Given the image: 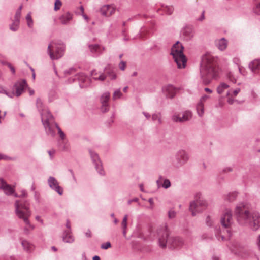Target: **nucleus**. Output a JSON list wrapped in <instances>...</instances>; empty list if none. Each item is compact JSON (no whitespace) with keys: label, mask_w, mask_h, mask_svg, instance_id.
<instances>
[{"label":"nucleus","mask_w":260,"mask_h":260,"mask_svg":"<svg viewBox=\"0 0 260 260\" xmlns=\"http://www.w3.org/2000/svg\"><path fill=\"white\" fill-rule=\"evenodd\" d=\"M217 58L210 53L201 57L200 64V77L203 83L207 85L217 75Z\"/></svg>","instance_id":"obj_1"},{"label":"nucleus","mask_w":260,"mask_h":260,"mask_svg":"<svg viewBox=\"0 0 260 260\" xmlns=\"http://www.w3.org/2000/svg\"><path fill=\"white\" fill-rule=\"evenodd\" d=\"M236 214L247 220L253 231H257L260 228V214L258 212L253 211L252 213L245 209V205L237 206L235 210Z\"/></svg>","instance_id":"obj_2"},{"label":"nucleus","mask_w":260,"mask_h":260,"mask_svg":"<svg viewBox=\"0 0 260 260\" xmlns=\"http://www.w3.org/2000/svg\"><path fill=\"white\" fill-rule=\"evenodd\" d=\"M15 213L17 217L22 220L26 225L29 226L31 230L35 229V226L30 224L29 218L31 216V211L26 202L16 200L14 204Z\"/></svg>","instance_id":"obj_3"},{"label":"nucleus","mask_w":260,"mask_h":260,"mask_svg":"<svg viewBox=\"0 0 260 260\" xmlns=\"http://www.w3.org/2000/svg\"><path fill=\"white\" fill-rule=\"evenodd\" d=\"M184 47L179 41L176 42L171 49V54L179 69L184 68L186 64V58L183 54Z\"/></svg>","instance_id":"obj_4"},{"label":"nucleus","mask_w":260,"mask_h":260,"mask_svg":"<svg viewBox=\"0 0 260 260\" xmlns=\"http://www.w3.org/2000/svg\"><path fill=\"white\" fill-rule=\"evenodd\" d=\"M27 86L26 80H19L15 83L11 91H8L5 87L0 85V93L4 94L10 98H13L15 96L19 97L24 92V89Z\"/></svg>","instance_id":"obj_5"},{"label":"nucleus","mask_w":260,"mask_h":260,"mask_svg":"<svg viewBox=\"0 0 260 260\" xmlns=\"http://www.w3.org/2000/svg\"><path fill=\"white\" fill-rule=\"evenodd\" d=\"M65 46L60 42L51 41L48 45L47 52L52 60L62 57L64 53Z\"/></svg>","instance_id":"obj_6"},{"label":"nucleus","mask_w":260,"mask_h":260,"mask_svg":"<svg viewBox=\"0 0 260 260\" xmlns=\"http://www.w3.org/2000/svg\"><path fill=\"white\" fill-rule=\"evenodd\" d=\"M158 235V243L162 248L166 247L167 243H169L171 241L172 242L171 244L173 247L179 246L183 243L182 240L179 238H169V234L166 226H164L159 230Z\"/></svg>","instance_id":"obj_7"},{"label":"nucleus","mask_w":260,"mask_h":260,"mask_svg":"<svg viewBox=\"0 0 260 260\" xmlns=\"http://www.w3.org/2000/svg\"><path fill=\"white\" fill-rule=\"evenodd\" d=\"M45 112L46 115L44 113L42 114L41 121L46 134L53 137L55 134V128L57 129V125H58L54 121L53 116L50 111Z\"/></svg>","instance_id":"obj_8"},{"label":"nucleus","mask_w":260,"mask_h":260,"mask_svg":"<svg viewBox=\"0 0 260 260\" xmlns=\"http://www.w3.org/2000/svg\"><path fill=\"white\" fill-rule=\"evenodd\" d=\"M208 204L205 200L203 198H199L190 203L189 211L191 212L193 216L197 214L205 211L208 207Z\"/></svg>","instance_id":"obj_9"},{"label":"nucleus","mask_w":260,"mask_h":260,"mask_svg":"<svg viewBox=\"0 0 260 260\" xmlns=\"http://www.w3.org/2000/svg\"><path fill=\"white\" fill-rule=\"evenodd\" d=\"M189 159L190 156L188 152L184 149H180L175 154L174 166L177 168L182 167L188 161Z\"/></svg>","instance_id":"obj_10"},{"label":"nucleus","mask_w":260,"mask_h":260,"mask_svg":"<svg viewBox=\"0 0 260 260\" xmlns=\"http://www.w3.org/2000/svg\"><path fill=\"white\" fill-rule=\"evenodd\" d=\"M192 116V112L190 110H186L181 113H174L171 116V120L175 123H184L190 120Z\"/></svg>","instance_id":"obj_11"},{"label":"nucleus","mask_w":260,"mask_h":260,"mask_svg":"<svg viewBox=\"0 0 260 260\" xmlns=\"http://www.w3.org/2000/svg\"><path fill=\"white\" fill-rule=\"evenodd\" d=\"M91 158L95 166V168L98 173L102 176L105 175V171L103 169L102 162L96 153L92 150H89Z\"/></svg>","instance_id":"obj_12"},{"label":"nucleus","mask_w":260,"mask_h":260,"mask_svg":"<svg viewBox=\"0 0 260 260\" xmlns=\"http://www.w3.org/2000/svg\"><path fill=\"white\" fill-rule=\"evenodd\" d=\"M48 185L53 190L57 192L59 195H62L63 193V189L60 186L59 183L56 178L52 176H50L47 180Z\"/></svg>","instance_id":"obj_13"},{"label":"nucleus","mask_w":260,"mask_h":260,"mask_svg":"<svg viewBox=\"0 0 260 260\" xmlns=\"http://www.w3.org/2000/svg\"><path fill=\"white\" fill-rule=\"evenodd\" d=\"M78 79L81 88H86L90 84V79L86 77L84 74L81 73L76 75V78L73 79L70 82H73L75 80Z\"/></svg>","instance_id":"obj_14"},{"label":"nucleus","mask_w":260,"mask_h":260,"mask_svg":"<svg viewBox=\"0 0 260 260\" xmlns=\"http://www.w3.org/2000/svg\"><path fill=\"white\" fill-rule=\"evenodd\" d=\"M110 93L109 92H105L101 96V110L103 113H105L109 111V106L108 101L110 99Z\"/></svg>","instance_id":"obj_15"},{"label":"nucleus","mask_w":260,"mask_h":260,"mask_svg":"<svg viewBox=\"0 0 260 260\" xmlns=\"http://www.w3.org/2000/svg\"><path fill=\"white\" fill-rule=\"evenodd\" d=\"M181 35L186 41L190 40L194 36V30L192 26H186L183 28Z\"/></svg>","instance_id":"obj_16"},{"label":"nucleus","mask_w":260,"mask_h":260,"mask_svg":"<svg viewBox=\"0 0 260 260\" xmlns=\"http://www.w3.org/2000/svg\"><path fill=\"white\" fill-rule=\"evenodd\" d=\"M115 7L113 5H105L100 9V12L103 16L109 17L115 12Z\"/></svg>","instance_id":"obj_17"},{"label":"nucleus","mask_w":260,"mask_h":260,"mask_svg":"<svg viewBox=\"0 0 260 260\" xmlns=\"http://www.w3.org/2000/svg\"><path fill=\"white\" fill-rule=\"evenodd\" d=\"M231 252L242 258L248 257L251 254L249 250L242 247H238L235 250L232 249Z\"/></svg>","instance_id":"obj_18"},{"label":"nucleus","mask_w":260,"mask_h":260,"mask_svg":"<svg viewBox=\"0 0 260 260\" xmlns=\"http://www.w3.org/2000/svg\"><path fill=\"white\" fill-rule=\"evenodd\" d=\"M0 189H2L6 195H12L15 191L14 188L8 184L3 179L0 178Z\"/></svg>","instance_id":"obj_19"},{"label":"nucleus","mask_w":260,"mask_h":260,"mask_svg":"<svg viewBox=\"0 0 260 260\" xmlns=\"http://www.w3.org/2000/svg\"><path fill=\"white\" fill-rule=\"evenodd\" d=\"M73 14L69 12H66L59 17V20L63 25H67L73 19Z\"/></svg>","instance_id":"obj_20"},{"label":"nucleus","mask_w":260,"mask_h":260,"mask_svg":"<svg viewBox=\"0 0 260 260\" xmlns=\"http://www.w3.org/2000/svg\"><path fill=\"white\" fill-rule=\"evenodd\" d=\"M163 91L169 98H173L176 92V89L172 85H168L163 88Z\"/></svg>","instance_id":"obj_21"},{"label":"nucleus","mask_w":260,"mask_h":260,"mask_svg":"<svg viewBox=\"0 0 260 260\" xmlns=\"http://www.w3.org/2000/svg\"><path fill=\"white\" fill-rule=\"evenodd\" d=\"M216 47L220 51H224L228 46V41L224 38H221L217 39L215 41Z\"/></svg>","instance_id":"obj_22"},{"label":"nucleus","mask_w":260,"mask_h":260,"mask_svg":"<svg viewBox=\"0 0 260 260\" xmlns=\"http://www.w3.org/2000/svg\"><path fill=\"white\" fill-rule=\"evenodd\" d=\"M158 187L161 186L163 188L167 189L171 186V182L168 179H164L162 176H160L159 179L156 181Z\"/></svg>","instance_id":"obj_23"},{"label":"nucleus","mask_w":260,"mask_h":260,"mask_svg":"<svg viewBox=\"0 0 260 260\" xmlns=\"http://www.w3.org/2000/svg\"><path fill=\"white\" fill-rule=\"evenodd\" d=\"M36 107L39 112L40 113L41 117H42V114L44 113L46 115L45 113L46 111H49L47 108H46L44 105L40 98H37L36 100Z\"/></svg>","instance_id":"obj_24"},{"label":"nucleus","mask_w":260,"mask_h":260,"mask_svg":"<svg viewBox=\"0 0 260 260\" xmlns=\"http://www.w3.org/2000/svg\"><path fill=\"white\" fill-rule=\"evenodd\" d=\"M89 47L91 52L95 54L96 55L101 54L105 50L104 47L98 44L90 45L89 46Z\"/></svg>","instance_id":"obj_25"},{"label":"nucleus","mask_w":260,"mask_h":260,"mask_svg":"<svg viewBox=\"0 0 260 260\" xmlns=\"http://www.w3.org/2000/svg\"><path fill=\"white\" fill-rule=\"evenodd\" d=\"M63 241L66 243H72L74 241V238L70 230H66L64 232L62 237Z\"/></svg>","instance_id":"obj_26"},{"label":"nucleus","mask_w":260,"mask_h":260,"mask_svg":"<svg viewBox=\"0 0 260 260\" xmlns=\"http://www.w3.org/2000/svg\"><path fill=\"white\" fill-rule=\"evenodd\" d=\"M21 245L24 249L27 252H31L34 249L33 244L27 240H23L21 242Z\"/></svg>","instance_id":"obj_27"},{"label":"nucleus","mask_w":260,"mask_h":260,"mask_svg":"<svg viewBox=\"0 0 260 260\" xmlns=\"http://www.w3.org/2000/svg\"><path fill=\"white\" fill-rule=\"evenodd\" d=\"M249 68L252 72H255L256 70L260 68V60L255 59L252 61L249 64Z\"/></svg>","instance_id":"obj_28"},{"label":"nucleus","mask_w":260,"mask_h":260,"mask_svg":"<svg viewBox=\"0 0 260 260\" xmlns=\"http://www.w3.org/2000/svg\"><path fill=\"white\" fill-rule=\"evenodd\" d=\"M152 120L154 122H157L158 124H162L161 114L159 112L153 113L152 115Z\"/></svg>","instance_id":"obj_29"},{"label":"nucleus","mask_w":260,"mask_h":260,"mask_svg":"<svg viewBox=\"0 0 260 260\" xmlns=\"http://www.w3.org/2000/svg\"><path fill=\"white\" fill-rule=\"evenodd\" d=\"M227 89L228 84L225 83H221L217 87V92L219 94H222Z\"/></svg>","instance_id":"obj_30"},{"label":"nucleus","mask_w":260,"mask_h":260,"mask_svg":"<svg viewBox=\"0 0 260 260\" xmlns=\"http://www.w3.org/2000/svg\"><path fill=\"white\" fill-rule=\"evenodd\" d=\"M196 109L198 115L200 117L203 116L204 113V104H201V103H198L196 106Z\"/></svg>","instance_id":"obj_31"},{"label":"nucleus","mask_w":260,"mask_h":260,"mask_svg":"<svg viewBox=\"0 0 260 260\" xmlns=\"http://www.w3.org/2000/svg\"><path fill=\"white\" fill-rule=\"evenodd\" d=\"M31 12H29L25 17V19L26 20L27 26L29 28H32L34 26V21L31 17Z\"/></svg>","instance_id":"obj_32"},{"label":"nucleus","mask_w":260,"mask_h":260,"mask_svg":"<svg viewBox=\"0 0 260 260\" xmlns=\"http://www.w3.org/2000/svg\"><path fill=\"white\" fill-rule=\"evenodd\" d=\"M23 8V5H21L17 9L15 14L14 15V20L20 22V18L21 17V11Z\"/></svg>","instance_id":"obj_33"},{"label":"nucleus","mask_w":260,"mask_h":260,"mask_svg":"<svg viewBox=\"0 0 260 260\" xmlns=\"http://www.w3.org/2000/svg\"><path fill=\"white\" fill-rule=\"evenodd\" d=\"M91 75L93 77V79L95 80H99L101 81H104L106 78L105 75L103 74H101L99 76L96 77L97 72L95 70H92L91 72Z\"/></svg>","instance_id":"obj_34"},{"label":"nucleus","mask_w":260,"mask_h":260,"mask_svg":"<svg viewBox=\"0 0 260 260\" xmlns=\"http://www.w3.org/2000/svg\"><path fill=\"white\" fill-rule=\"evenodd\" d=\"M20 22L13 20V23L10 25V29L13 31H16L19 28Z\"/></svg>","instance_id":"obj_35"},{"label":"nucleus","mask_w":260,"mask_h":260,"mask_svg":"<svg viewBox=\"0 0 260 260\" xmlns=\"http://www.w3.org/2000/svg\"><path fill=\"white\" fill-rule=\"evenodd\" d=\"M162 10L168 15H171L173 13L174 8L172 6H165L162 5L161 6Z\"/></svg>","instance_id":"obj_36"},{"label":"nucleus","mask_w":260,"mask_h":260,"mask_svg":"<svg viewBox=\"0 0 260 260\" xmlns=\"http://www.w3.org/2000/svg\"><path fill=\"white\" fill-rule=\"evenodd\" d=\"M228 216V211H225L222 216L221 217L220 219V222L224 228H227L228 225L226 223V219Z\"/></svg>","instance_id":"obj_37"},{"label":"nucleus","mask_w":260,"mask_h":260,"mask_svg":"<svg viewBox=\"0 0 260 260\" xmlns=\"http://www.w3.org/2000/svg\"><path fill=\"white\" fill-rule=\"evenodd\" d=\"M254 12L260 15V0H255V7L253 8Z\"/></svg>","instance_id":"obj_38"},{"label":"nucleus","mask_w":260,"mask_h":260,"mask_svg":"<svg viewBox=\"0 0 260 260\" xmlns=\"http://www.w3.org/2000/svg\"><path fill=\"white\" fill-rule=\"evenodd\" d=\"M122 94L121 92L120 89H118L116 90L113 94V100H116L117 99H120L122 97Z\"/></svg>","instance_id":"obj_39"},{"label":"nucleus","mask_w":260,"mask_h":260,"mask_svg":"<svg viewBox=\"0 0 260 260\" xmlns=\"http://www.w3.org/2000/svg\"><path fill=\"white\" fill-rule=\"evenodd\" d=\"M215 234L219 241H224L226 240V238L221 234L220 230H217L215 232Z\"/></svg>","instance_id":"obj_40"},{"label":"nucleus","mask_w":260,"mask_h":260,"mask_svg":"<svg viewBox=\"0 0 260 260\" xmlns=\"http://www.w3.org/2000/svg\"><path fill=\"white\" fill-rule=\"evenodd\" d=\"M219 173V176L221 179H223L224 177H226L227 173V167H224L222 169H220Z\"/></svg>","instance_id":"obj_41"},{"label":"nucleus","mask_w":260,"mask_h":260,"mask_svg":"<svg viewBox=\"0 0 260 260\" xmlns=\"http://www.w3.org/2000/svg\"><path fill=\"white\" fill-rule=\"evenodd\" d=\"M57 129L61 140L62 141L64 140L66 138L64 133L60 129L58 125H57Z\"/></svg>","instance_id":"obj_42"},{"label":"nucleus","mask_w":260,"mask_h":260,"mask_svg":"<svg viewBox=\"0 0 260 260\" xmlns=\"http://www.w3.org/2000/svg\"><path fill=\"white\" fill-rule=\"evenodd\" d=\"M233 62L234 64L237 66L238 69L240 73L241 72V68L240 67V60L238 58L235 57L233 58Z\"/></svg>","instance_id":"obj_43"},{"label":"nucleus","mask_w":260,"mask_h":260,"mask_svg":"<svg viewBox=\"0 0 260 260\" xmlns=\"http://www.w3.org/2000/svg\"><path fill=\"white\" fill-rule=\"evenodd\" d=\"M128 216L127 215H125L123 217L121 222V226L122 229H126L127 228V220Z\"/></svg>","instance_id":"obj_44"},{"label":"nucleus","mask_w":260,"mask_h":260,"mask_svg":"<svg viewBox=\"0 0 260 260\" xmlns=\"http://www.w3.org/2000/svg\"><path fill=\"white\" fill-rule=\"evenodd\" d=\"M61 5L62 3L60 0H55L54 8V10L57 11L60 9Z\"/></svg>","instance_id":"obj_45"},{"label":"nucleus","mask_w":260,"mask_h":260,"mask_svg":"<svg viewBox=\"0 0 260 260\" xmlns=\"http://www.w3.org/2000/svg\"><path fill=\"white\" fill-rule=\"evenodd\" d=\"M108 76L109 77L110 79L114 80L116 78V74L113 71H110L107 73Z\"/></svg>","instance_id":"obj_46"},{"label":"nucleus","mask_w":260,"mask_h":260,"mask_svg":"<svg viewBox=\"0 0 260 260\" xmlns=\"http://www.w3.org/2000/svg\"><path fill=\"white\" fill-rule=\"evenodd\" d=\"M176 213L173 210H170L168 212V217L170 219H173L175 217Z\"/></svg>","instance_id":"obj_47"},{"label":"nucleus","mask_w":260,"mask_h":260,"mask_svg":"<svg viewBox=\"0 0 260 260\" xmlns=\"http://www.w3.org/2000/svg\"><path fill=\"white\" fill-rule=\"evenodd\" d=\"M111 246V243L109 242H107L104 243H103L101 246V248L103 249H107L110 248Z\"/></svg>","instance_id":"obj_48"},{"label":"nucleus","mask_w":260,"mask_h":260,"mask_svg":"<svg viewBox=\"0 0 260 260\" xmlns=\"http://www.w3.org/2000/svg\"><path fill=\"white\" fill-rule=\"evenodd\" d=\"M210 96L207 95H203L200 99V101L198 103H201V104L204 103L208 99H209Z\"/></svg>","instance_id":"obj_49"},{"label":"nucleus","mask_w":260,"mask_h":260,"mask_svg":"<svg viewBox=\"0 0 260 260\" xmlns=\"http://www.w3.org/2000/svg\"><path fill=\"white\" fill-rule=\"evenodd\" d=\"M118 66L121 70L124 71L125 69L126 62L122 60L120 62Z\"/></svg>","instance_id":"obj_50"},{"label":"nucleus","mask_w":260,"mask_h":260,"mask_svg":"<svg viewBox=\"0 0 260 260\" xmlns=\"http://www.w3.org/2000/svg\"><path fill=\"white\" fill-rule=\"evenodd\" d=\"M75 72V69L74 68H71L69 70H66L64 71V74L67 75H70L73 74Z\"/></svg>","instance_id":"obj_51"},{"label":"nucleus","mask_w":260,"mask_h":260,"mask_svg":"<svg viewBox=\"0 0 260 260\" xmlns=\"http://www.w3.org/2000/svg\"><path fill=\"white\" fill-rule=\"evenodd\" d=\"M205 11L203 10L202 12L200 17L197 18L196 20L198 21H203L205 19Z\"/></svg>","instance_id":"obj_52"},{"label":"nucleus","mask_w":260,"mask_h":260,"mask_svg":"<svg viewBox=\"0 0 260 260\" xmlns=\"http://www.w3.org/2000/svg\"><path fill=\"white\" fill-rule=\"evenodd\" d=\"M7 66L10 69L12 73L13 74H15V69L14 67L12 64H11L10 63H7Z\"/></svg>","instance_id":"obj_53"},{"label":"nucleus","mask_w":260,"mask_h":260,"mask_svg":"<svg viewBox=\"0 0 260 260\" xmlns=\"http://www.w3.org/2000/svg\"><path fill=\"white\" fill-rule=\"evenodd\" d=\"M206 224L208 226H211L212 225V221L210 216H207L206 219Z\"/></svg>","instance_id":"obj_54"},{"label":"nucleus","mask_w":260,"mask_h":260,"mask_svg":"<svg viewBox=\"0 0 260 260\" xmlns=\"http://www.w3.org/2000/svg\"><path fill=\"white\" fill-rule=\"evenodd\" d=\"M32 230H31V229L27 225H26V226L24 227L23 229L24 233L26 235L29 234L30 233V231Z\"/></svg>","instance_id":"obj_55"},{"label":"nucleus","mask_w":260,"mask_h":260,"mask_svg":"<svg viewBox=\"0 0 260 260\" xmlns=\"http://www.w3.org/2000/svg\"><path fill=\"white\" fill-rule=\"evenodd\" d=\"M55 153V151L54 150H51L48 151V153L50 156L51 159H52L53 158V156Z\"/></svg>","instance_id":"obj_56"},{"label":"nucleus","mask_w":260,"mask_h":260,"mask_svg":"<svg viewBox=\"0 0 260 260\" xmlns=\"http://www.w3.org/2000/svg\"><path fill=\"white\" fill-rule=\"evenodd\" d=\"M2 159L9 160V159H11V158L5 155L0 153V160H2Z\"/></svg>","instance_id":"obj_57"},{"label":"nucleus","mask_w":260,"mask_h":260,"mask_svg":"<svg viewBox=\"0 0 260 260\" xmlns=\"http://www.w3.org/2000/svg\"><path fill=\"white\" fill-rule=\"evenodd\" d=\"M66 226L68 229L67 230H70V231H71V224L70 221L68 219L66 221Z\"/></svg>","instance_id":"obj_58"},{"label":"nucleus","mask_w":260,"mask_h":260,"mask_svg":"<svg viewBox=\"0 0 260 260\" xmlns=\"http://www.w3.org/2000/svg\"><path fill=\"white\" fill-rule=\"evenodd\" d=\"M240 89L239 88H237L234 90H232V92L234 95L236 96L237 94L240 92Z\"/></svg>","instance_id":"obj_59"},{"label":"nucleus","mask_w":260,"mask_h":260,"mask_svg":"<svg viewBox=\"0 0 260 260\" xmlns=\"http://www.w3.org/2000/svg\"><path fill=\"white\" fill-rule=\"evenodd\" d=\"M143 114L146 118L147 119H149L151 117L150 114L146 112H143Z\"/></svg>","instance_id":"obj_60"},{"label":"nucleus","mask_w":260,"mask_h":260,"mask_svg":"<svg viewBox=\"0 0 260 260\" xmlns=\"http://www.w3.org/2000/svg\"><path fill=\"white\" fill-rule=\"evenodd\" d=\"M256 244L258 247V248L259 250L260 251V234L257 237V240H256Z\"/></svg>","instance_id":"obj_61"},{"label":"nucleus","mask_w":260,"mask_h":260,"mask_svg":"<svg viewBox=\"0 0 260 260\" xmlns=\"http://www.w3.org/2000/svg\"><path fill=\"white\" fill-rule=\"evenodd\" d=\"M21 194L19 196V197H24L27 196L26 191L24 189L21 190Z\"/></svg>","instance_id":"obj_62"},{"label":"nucleus","mask_w":260,"mask_h":260,"mask_svg":"<svg viewBox=\"0 0 260 260\" xmlns=\"http://www.w3.org/2000/svg\"><path fill=\"white\" fill-rule=\"evenodd\" d=\"M28 92L30 95H32L35 93V91L31 88H28Z\"/></svg>","instance_id":"obj_63"},{"label":"nucleus","mask_w":260,"mask_h":260,"mask_svg":"<svg viewBox=\"0 0 260 260\" xmlns=\"http://www.w3.org/2000/svg\"><path fill=\"white\" fill-rule=\"evenodd\" d=\"M222 99L223 98L221 97V98L219 99V103H218V105L219 107H222L223 105V103H222Z\"/></svg>","instance_id":"obj_64"}]
</instances>
